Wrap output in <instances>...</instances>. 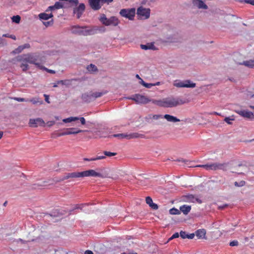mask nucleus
<instances>
[{
    "label": "nucleus",
    "mask_w": 254,
    "mask_h": 254,
    "mask_svg": "<svg viewBox=\"0 0 254 254\" xmlns=\"http://www.w3.org/2000/svg\"><path fill=\"white\" fill-rule=\"evenodd\" d=\"M19 61L35 64L40 68L41 65L46 62V59L39 53H32L23 55Z\"/></svg>",
    "instance_id": "f257e3e1"
},
{
    "label": "nucleus",
    "mask_w": 254,
    "mask_h": 254,
    "mask_svg": "<svg viewBox=\"0 0 254 254\" xmlns=\"http://www.w3.org/2000/svg\"><path fill=\"white\" fill-rule=\"evenodd\" d=\"M186 103L185 100L180 98L168 97L162 99V107L172 108Z\"/></svg>",
    "instance_id": "f03ea898"
},
{
    "label": "nucleus",
    "mask_w": 254,
    "mask_h": 254,
    "mask_svg": "<svg viewBox=\"0 0 254 254\" xmlns=\"http://www.w3.org/2000/svg\"><path fill=\"white\" fill-rule=\"evenodd\" d=\"M73 28L79 29L77 31H73V33H78L79 34L85 36L93 35L97 33V31H100L101 29L97 27H88L87 26L80 27L79 26H75Z\"/></svg>",
    "instance_id": "7ed1b4c3"
},
{
    "label": "nucleus",
    "mask_w": 254,
    "mask_h": 254,
    "mask_svg": "<svg viewBox=\"0 0 254 254\" xmlns=\"http://www.w3.org/2000/svg\"><path fill=\"white\" fill-rule=\"evenodd\" d=\"M99 20L105 26H117L120 22V21L117 17L115 16H111L109 18H107L105 14H100L99 17Z\"/></svg>",
    "instance_id": "20e7f679"
},
{
    "label": "nucleus",
    "mask_w": 254,
    "mask_h": 254,
    "mask_svg": "<svg viewBox=\"0 0 254 254\" xmlns=\"http://www.w3.org/2000/svg\"><path fill=\"white\" fill-rule=\"evenodd\" d=\"M84 131V130L78 129L77 128L71 127L64 129L63 131L59 132H55L52 134L53 137H59L64 135L76 134L80 132Z\"/></svg>",
    "instance_id": "39448f33"
},
{
    "label": "nucleus",
    "mask_w": 254,
    "mask_h": 254,
    "mask_svg": "<svg viewBox=\"0 0 254 254\" xmlns=\"http://www.w3.org/2000/svg\"><path fill=\"white\" fill-rule=\"evenodd\" d=\"M196 167L204 168L206 170H226L227 167V164L225 163H212V164H210L199 165H197Z\"/></svg>",
    "instance_id": "423d86ee"
},
{
    "label": "nucleus",
    "mask_w": 254,
    "mask_h": 254,
    "mask_svg": "<svg viewBox=\"0 0 254 254\" xmlns=\"http://www.w3.org/2000/svg\"><path fill=\"white\" fill-rule=\"evenodd\" d=\"M173 85L178 88H194L196 86V84L192 82L190 80L184 81L176 80L174 81Z\"/></svg>",
    "instance_id": "0eeeda50"
},
{
    "label": "nucleus",
    "mask_w": 254,
    "mask_h": 254,
    "mask_svg": "<svg viewBox=\"0 0 254 254\" xmlns=\"http://www.w3.org/2000/svg\"><path fill=\"white\" fill-rule=\"evenodd\" d=\"M110 137H118L119 138H127V139H130L132 138H143L144 137V135L139 134L137 132H133L129 134H125V133H118V134H114Z\"/></svg>",
    "instance_id": "6e6552de"
},
{
    "label": "nucleus",
    "mask_w": 254,
    "mask_h": 254,
    "mask_svg": "<svg viewBox=\"0 0 254 254\" xmlns=\"http://www.w3.org/2000/svg\"><path fill=\"white\" fill-rule=\"evenodd\" d=\"M120 15L129 20H133L135 14V9L134 8L122 9L120 11Z\"/></svg>",
    "instance_id": "1a4fd4ad"
},
{
    "label": "nucleus",
    "mask_w": 254,
    "mask_h": 254,
    "mask_svg": "<svg viewBox=\"0 0 254 254\" xmlns=\"http://www.w3.org/2000/svg\"><path fill=\"white\" fill-rule=\"evenodd\" d=\"M127 99L134 101L137 104H145L150 101V99L148 97L139 94H136L132 97H128Z\"/></svg>",
    "instance_id": "9d476101"
},
{
    "label": "nucleus",
    "mask_w": 254,
    "mask_h": 254,
    "mask_svg": "<svg viewBox=\"0 0 254 254\" xmlns=\"http://www.w3.org/2000/svg\"><path fill=\"white\" fill-rule=\"evenodd\" d=\"M150 9L141 6L137 9V15L141 19H146L150 16Z\"/></svg>",
    "instance_id": "9b49d317"
},
{
    "label": "nucleus",
    "mask_w": 254,
    "mask_h": 254,
    "mask_svg": "<svg viewBox=\"0 0 254 254\" xmlns=\"http://www.w3.org/2000/svg\"><path fill=\"white\" fill-rule=\"evenodd\" d=\"M29 126L31 127H37L38 126L45 127V123L44 120L40 118L37 119H31L29 120Z\"/></svg>",
    "instance_id": "f8f14e48"
},
{
    "label": "nucleus",
    "mask_w": 254,
    "mask_h": 254,
    "mask_svg": "<svg viewBox=\"0 0 254 254\" xmlns=\"http://www.w3.org/2000/svg\"><path fill=\"white\" fill-rule=\"evenodd\" d=\"M103 177L102 174L96 172L94 170H88L82 172V177Z\"/></svg>",
    "instance_id": "ddd939ff"
},
{
    "label": "nucleus",
    "mask_w": 254,
    "mask_h": 254,
    "mask_svg": "<svg viewBox=\"0 0 254 254\" xmlns=\"http://www.w3.org/2000/svg\"><path fill=\"white\" fill-rule=\"evenodd\" d=\"M85 9L84 3H80L78 6L73 9V13L76 15V17L79 18Z\"/></svg>",
    "instance_id": "4468645a"
},
{
    "label": "nucleus",
    "mask_w": 254,
    "mask_h": 254,
    "mask_svg": "<svg viewBox=\"0 0 254 254\" xmlns=\"http://www.w3.org/2000/svg\"><path fill=\"white\" fill-rule=\"evenodd\" d=\"M235 112L244 118L252 119L254 117V113L247 110H238Z\"/></svg>",
    "instance_id": "2eb2a0df"
},
{
    "label": "nucleus",
    "mask_w": 254,
    "mask_h": 254,
    "mask_svg": "<svg viewBox=\"0 0 254 254\" xmlns=\"http://www.w3.org/2000/svg\"><path fill=\"white\" fill-rule=\"evenodd\" d=\"M90 7L94 10L101 8L102 4L101 0H88Z\"/></svg>",
    "instance_id": "dca6fc26"
},
{
    "label": "nucleus",
    "mask_w": 254,
    "mask_h": 254,
    "mask_svg": "<svg viewBox=\"0 0 254 254\" xmlns=\"http://www.w3.org/2000/svg\"><path fill=\"white\" fill-rule=\"evenodd\" d=\"M192 3L194 6L199 9L202 8L206 9L208 8L207 5L205 4L201 0H193Z\"/></svg>",
    "instance_id": "f3484780"
},
{
    "label": "nucleus",
    "mask_w": 254,
    "mask_h": 254,
    "mask_svg": "<svg viewBox=\"0 0 254 254\" xmlns=\"http://www.w3.org/2000/svg\"><path fill=\"white\" fill-rule=\"evenodd\" d=\"M186 198V200L187 201L190 202H197L199 204L202 203V201L201 199L195 197V196L193 194H189L185 196Z\"/></svg>",
    "instance_id": "a211bd4d"
},
{
    "label": "nucleus",
    "mask_w": 254,
    "mask_h": 254,
    "mask_svg": "<svg viewBox=\"0 0 254 254\" xmlns=\"http://www.w3.org/2000/svg\"><path fill=\"white\" fill-rule=\"evenodd\" d=\"M92 95V92H90L89 93H85L82 95L81 99L85 102H90L91 101L94 100Z\"/></svg>",
    "instance_id": "6ab92c4d"
},
{
    "label": "nucleus",
    "mask_w": 254,
    "mask_h": 254,
    "mask_svg": "<svg viewBox=\"0 0 254 254\" xmlns=\"http://www.w3.org/2000/svg\"><path fill=\"white\" fill-rule=\"evenodd\" d=\"M206 230L204 229H198L195 232V235L198 239H205Z\"/></svg>",
    "instance_id": "aec40b11"
},
{
    "label": "nucleus",
    "mask_w": 254,
    "mask_h": 254,
    "mask_svg": "<svg viewBox=\"0 0 254 254\" xmlns=\"http://www.w3.org/2000/svg\"><path fill=\"white\" fill-rule=\"evenodd\" d=\"M163 118L169 122L176 123L180 121V119L176 117L168 114L165 115Z\"/></svg>",
    "instance_id": "412c9836"
},
{
    "label": "nucleus",
    "mask_w": 254,
    "mask_h": 254,
    "mask_svg": "<svg viewBox=\"0 0 254 254\" xmlns=\"http://www.w3.org/2000/svg\"><path fill=\"white\" fill-rule=\"evenodd\" d=\"M191 210V206L188 205H183L180 207V211L184 214L187 215Z\"/></svg>",
    "instance_id": "4be33fe9"
},
{
    "label": "nucleus",
    "mask_w": 254,
    "mask_h": 254,
    "mask_svg": "<svg viewBox=\"0 0 254 254\" xmlns=\"http://www.w3.org/2000/svg\"><path fill=\"white\" fill-rule=\"evenodd\" d=\"M53 17V15L52 13L50 14H47L46 13H41L39 14V17L41 19L43 20H48L49 18Z\"/></svg>",
    "instance_id": "5701e85b"
},
{
    "label": "nucleus",
    "mask_w": 254,
    "mask_h": 254,
    "mask_svg": "<svg viewBox=\"0 0 254 254\" xmlns=\"http://www.w3.org/2000/svg\"><path fill=\"white\" fill-rule=\"evenodd\" d=\"M108 92L107 91H103L102 92H95L94 93L92 92V97L93 99L95 100L97 98L100 97L106 94Z\"/></svg>",
    "instance_id": "b1692460"
},
{
    "label": "nucleus",
    "mask_w": 254,
    "mask_h": 254,
    "mask_svg": "<svg viewBox=\"0 0 254 254\" xmlns=\"http://www.w3.org/2000/svg\"><path fill=\"white\" fill-rule=\"evenodd\" d=\"M242 64L245 65L250 68H254V60H250L248 61H244Z\"/></svg>",
    "instance_id": "393cba45"
},
{
    "label": "nucleus",
    "mask_w": 254,
    "mask_h": 254,
    "mask_svg": "<svg viewBox=\"0 0 254 254\" xmlns=\"http://www.w3.org/2000/svg\"><path fill=\"white\" fill-rule=\"evenodd\" d=\"M29 47L30 45L29 44H25L23 45L19 46L15 50L14 52L15 53H21L24 49L26 48H29Z\"/></svg>",
    "instance_id": "a878e982"
},
{
    "label": "nucleus",
    "mask_w": 254,
    "mask_h": 254,
    "mask_svg": "<svg viewBox=\"0 0 254 254\" xmlns=\"http://www.w3.org/2000/svg\"><path fill=\"white\" fill-rule=\"evenodd\" d=\"M140 47L143 50H148V49H152V50H155V46L153 44H147L146 45H141Z\"/></svg>",
    "instance_id": "bb28decb"
},
{
    "label": "nucleus",
    "mask_w": 254,
    "mask_h": 254,
    "mask_svg": "<svg viewBox=\"0 0 254 254\" xmlns=\"http://www.w3.org/2000/svg\"><path fill=\"white\" fill-rule=\"evenodd\" d=\"M87 69L90 72H94L98 71V68L96 65L93 64H90L87 67Z\"/></svg>",
    "instance_id": "cd10ccee"
},
{
    "label": "nucleus",
    "mask_w": 254,
    "mask_h": 254,
    "mask_svg": "<svg viewBox=\"0 0 254 254\" xmlns=\"http://www.w3.org/2000/svg\"><path fill=\"white\" fill-rule=\"evenodd\" d=\"M78 120V117H70L68 118L63 119V121L65 123H70L71 122L77 121Z\"/></svg>",
    "instance_id": "c85d7f7f"
},
{
    "label": "nucleus",
    "mask_w": 254,
    "mask_h": 254,
    "mask_svg": "<svg viewBox=\"0 0 254 254\" xmlns=\"http://www.w3.org/2000/svg\"><path fill=\"white\" fill-rule=\"evenodd\" d=\"M57 84L68 86L71 84V80L68 79L59 80L57 81Z\"/></svg>",
    "instance_id": "c756f323"
},
{
    "label": "nucleus",
    "mask_w": 254,
    "mask_h": 254,
    "mask_svg": "<svg viewBox=\"0 0 254 254\" xmlns=\"http://www.w3.org/2000/svg\"><path fill=\"white\" fill-rule=\"evenodd\" d=\"M70 176L71 178H81L82 177V172L70 173Z\"/></svg>",
    "instance_id": "7c9ffc66"
},
{
    "label": "nucleus",
    "mask_w": 254,
    "mask_h": 254,
    "mask_svg": "<svg viewBox=\"0 0 254 254\" xmlns=\"http://www.w3.org/2000/svg\"><path fill=\"white\" fill-rule=\"evenodd\" d=\"M39 98H33L31 99H28V102H30L32 103L33 104H36L38 103H39L40 104H42L43 101H39Z\"/></svg>",
    "instance_id": "2f4dec72"
},
{
    "label": "nucleus",
    "mask_w": 254,
    "mask_h": 254,
    "mask_svg": "<svg viewBox=\"0 0 254 254\" xmlns=\"http://www.w3.org/2000/svg\"><path fill=\"white\" fill-rule=\"evenodd\" d=\"M153 104L156 105L158 106L162 107V99L161 100H155V99H150V101Z\"/></svg>",
    "instance_id": "473e14b6"
},
{
    "label": "nucleus",
    "mask_w": 254,
    "mask_h": 254,
    "mask_svg": "<svg viewBox=\"0 0 254 254\" xmlns=\"http://www.w3.org/2000/svg\"><path fill=\"white\" fill-rule=\"evenodd\" d=\"M20 19H21L20 16L18 15H15V16H13L11 17L12 21L13 22H15L16 23H19L20 22Z\"/></svg>",
    "instance_id": "72a5a7b5"
},
{
    "label": "nucleus",
    "mask_w": 254,
    "mask_h": 254,
    "mask_svg": "<svg viewBox=\"0 0 254 254\" xmlns=\"http://www.w3.org/2000/svg\"><path fill=\"white\" fill-rule=\"evenodd\" d=\"M169 212L171 214H180L181 213L180 211L176 208H173L170 209Z\"/></svg>",
    "instance_id": "f704fd0d"
},
{
    "label": "nucleus",
    "mask_w": 254,
    "mask_h": 254,
    "mask_svg": "<svg viewBox=\"0 0 254 254\" xmlns=\"http://www.w3.org/2000/svg\"><path fill=\"white\" fill-rule=\"evenodd\" d=\"M40 69L44 70L47 71L48 72L52 73V74H54L56 73L55 70H52V69H49L47 68V67H45V66H44L42 64L40 66Z\"/></svg>",
    "instance_id": "c9c22d12"
},
{
    "label": "nucleus",
    "mask_w": 254,
    "mask_h": 254,
    "mask_svg": "<svg viewBox=\"0 0 254 254\" xmlns=\"http://www.w3.org/2000/svg\"><path fill=\"white\" fill-rule=\"evenodd\" d=\"M54 7L55 9L62 8L63 7V5L60 2L57 1L55 2L54 5Z\"/></svg>",
    "instance_id": "e433bc0d"
},
{
    "label": "nucleus",
    "mask_w": 254,
    "mask_h": 254,
    "mask_svg": "<svg viewBox=\"0 0 254 254\" xmlns=\"http://www.w3.org/2000/svg\"><path fill=\"white\" fill-rule=\"evenodd\" d=\"M142 84L145 87L148 88H150L151 87L154 86V84H153L152 83H147L145 82L144 81L142 80Z\"/></svg>",
    "instance_id": "4c0bfd02"
},
{
    "label": "nucleus",
    "mask_w": 254,
    "mask_h": 254,
    "mask_svg": "<svg viewBox=\"0 0 254 254\" xmlns=\"http://www.w3.org/2000/svg\"><path fill=\"white\" fill-rule=\"evenodd\" d=\"M3 37H7L10 38L13 40H16V37L14 35L9 34H4L2 35Z\"/></svg>",
    "instance_id": "58836bf2"
},
{
    "label": "nucleus",
    "mask_w": 254,
    "mask_h": 254,
    "mask_svg": "<svg viewBox=\"0 0 254 254\" xmlns=\"http://www.w3.org/2000/svg\"><path fill=\"white\" fill-rule=\"evenodd\" d=\"M104 154H105V155H106L107 156H109V157L115 156L117 154L116 153L111 152L107 151H105L104 152Z\"/></svg>",
    "instance_id": "ea45409f"
},
{
    "label": "nucleus",
    "mask_w": 254,
    "mask_h": 254,
    "mask_svg": "<svg viewBox=\"0 0 254 254\" xmlns=\"http://www.w3.org/2000/svg\"><path fill=\"white\" fill-rule=\"evenodd\" d=\"M20 67L22 68V70L24 71H26L28 69V65L26 64L22 63L20 65Z\"/></svg>",
    "instance_id": "a19ab883"
},
{
    "label": "nucleus",
    "mask_w": 254,
    "mask_h": 254,
    "mask_svg": "<svg viewBox=\"0 0 254 254\" xmlns=\"http://www.w3.org/2000/svg\"><path fill=\"white\" fill-rule=\"evenodd\" d=\"M14 100L18 101V102H28V99H25L23 98H19V97H14L13 98Z\"/></svg>",
    "instance_id": "79ce46f5"
},
{
    "label": "nucleus",
    "mask_w": 254,
    "mask_h": 254,
    "mask_svg": "<svg viewBox=\"0 0 254 254\" xmlns=\"http://www.w3.org/2000/svg\"><path fill=\"white\" fill-rule=\"evenodd\" d=\"M145 201L146 203L148 204L149 205H151V204L153 203L152 199L150 196L146 197Z\"/></svg>",
    "instance_id": "37998d69"
},
{
    "label": "nucleus",
    "mask_w": 254,
    "mask_h": 254,
    "mask_svg": "<svg viewBox=\"0 0 254 254\" xmlns=\"http://www.w3.org/2000/svg\"><path fill=\"white\" fill-rule=\"evenodd\" d=\"M180 236L182 239L187 238L188 234H186L185 231H181L180 233Z\"/></svg>",
    "instance_id": "c03bdc74"
},
{
    "label": "nucleus",
    "mask_w": 254,
    "mask_h": 254,
    "mask_svg": "<svg viewBox=\"0 0 254 254\" xmlns=\"http://www.w3.org/2000/svg\"><path fill=\"white\" fill-rule=\"evenodd\" d=\"M234 120V119H231L229 117H226L225 119H224V121L225 122H226L229 125H231L232 123L231 122V121H233Z\"/></svg>",
    "instance_id": "a18cd8bd"
},
{
    "label": "nucleus",
    "mask_w": 254,
    "mask_h": 254,
    "mask_svg": "<svg viewBox=\"0 0 254 254\" xmlns=\"http://www.w3.org/2000/svg\"><path fill=\"white\" fill-rule=\"evenodd\" d=\"M238 242L237 240H234L230 243V246L233 247V246H236L238 245Z\"/></svg>",
    "instance_id": "49530a36"
},
{
    "label": "nucleus",
    "mask_w": 254,
    "mask_h": 254,
    "mask_svg": "<svg viewBox=\"0 0 254 254\" xmlns=\"http://www.w3.org/2000/svg\"><path fill=\"white\" fill-rule=\"evenodd\" d=\"M179 237V234L178 232L174 233L169 239V240H171L173 239L178 238Z\"/></svg>",
    "instance_id": "de8ad7c7"
},
{
    "label": "nucleus",
    "mask_w": 254,
    "mask_h": 254,
    "mask_svg": "<svg viewBox=\"0 0 254 254\" xmlns=\"http://www.w3.org/2000/svg\"><path fill=\"white\" fill-rule=\"evenodd\" d=\"M160 118H163V117L161 115H154L152 117V119L154 120H158Z\"/></svg>",
    "instance_id": "09e8293b"
},
{
    "label": "nucleus",
    "mask_w": 254,
    "mask_h": 254,
    "mask_svg": "<svg viewBox=\"0 0 254 254\" xmlns=\"http://www.w3.org/2000/svg\"><path fill=\"white\" fill-rule=\"evenodd\" d=\"M79 120L81 125H84L86 123L85 119L83 117H78V120Z\"/></svg>",
    "instance_id": "8fccbe9b"
},
{
    "label": "nucleus",
    "mask_w": 254,
    "mask_h": 254,
    "mask_svg": "<svg viewBox=\"0 0 254 254\" xmlns=\"http://www.w3.org/2000/svg\"><path fill=\"white\" fill-rule=\"evenodd\" d=\"M149 206L154 210H156L158 208L157 204L153 202L151 204V205H149Z\"/></svg>",
    "instance_id": "3c124183"
},
{
    "label": "nucleus",
    "mask_w": 254,
    "mask_h": 254,
    "mask_svg": "<svg viewBox=\"0 0 254 254\" xmlns=\"http://www.w3.org/2000/svg\"><path fill=\"white\" fill-rule=\"evenodd\" d=\"M245 3L251 4L254 5V0H244Z\"/></svg>",
    "instance_id": "603ef678"
},
{
    "label": "nucleus",
    "mask_w": 254,
    "mask_h": 254,
    "mask_svg": "<svg viewBox=\"0 0 254 254\" xmlns=\"http://www.w3.org/2000/svg\"><path fill=\"white\" fill-rule=\"evenodd\" d=\"M101 4H103V3H110L111 2H112L113 0H101Z\"/></svg>",
    "instance_id": "864d4df0"
},
{
    "label": "nucleus",
    "mask_w": 254,
    "mask_h": 254,
    "mask_svg": "<svg viewBox=\"0 0 254 254\" xmlns=\"http://www.w3.org/2000/svg\"><path fill=\"white\" fill-rule=\"evenodd\" d=\"M53 23V20H52L51 21L44 22H43L44 25H45L46 27H47V26H48L49 25H52Z\"/></svg>",
    "instance_id": "5fc2aeb1"
},
{
    "label": "nucleus",
    "mask_w": 254,
    "mask_h": 254,
    "mask_svg": "<svg viewBox=\"0 0 254 254\" xmlns=\"http://www.w3.org/2000/svg\"><path fill=\"white\" fill-rule=\"evenodd\" d=\"M55 124V122L54 121H49V122H48L47 123V125L48 127H52V126H53Z\"/></svg>",
    "instance_id": "6e6d98bb"
},
{
    "label": "nucleus",
    "mask_w": 254,
    "mask_h": 254,
    "mask_svg": "<svg viewBox=\"0 0 254 254\" xmlns=\"http://www.w3.org/2000/svg\"><path fill=\"white\" fill-rule=\"evenodd\" d=\"M195 236V234L194 233H191L190 234H188L187 238L189 239H192Z\"/></svg>",
    "instance_id": "4d7b16f0"
},
{
    "label": "nucleus",
    "mask_w": 254,
    "mask_h": 254,
    "mask_svg": "<svg viewBox=\"0 0 254 254\" xmlns=\"http://www.w3.org/2000/svg\"><path fill=\"white\" fill-rule=\"evenodd\" d=\"M44 96L45 97V101L46 102H47L48 103H50V102L49 101V95H47V94H44Z\"/></svg>",
    "instance_id": "13d9d810"
},
{
    "label": "nucleus",
    "mask_w": 254,
    "mask_h": 254,
    "mask_svg": "<svg viewBox=\"0 0 254 254\" xmlns=\"http://www.w3.org/2000/svg\"><path fill=\"white\" fill-rule=\"evenodd\" d=\"M94 158L96 161V160H98L103 159L105 158V156H97L96 157H94Z\"/></svg>",
    "instance_id": "bf43d9fd"
},
{
    "label": "nucleus",
    "mask_w": 254,
    "mask_h": 254,
    "mask_svg": "<svg viewBox=\"0 0 254 254\" xmlns=\"http://www.w3.org/2000/svg\"><path fill=\"white\" fill-rule=\"evenodd\" d=\"M83 160L84 161H95V159H94V158H84L83 159Z\"/></svg>",
    "instance_id": "052dcab7"
},
{
    "label": "nucleus",
    "mask_w": 254,
    "mask_h": 254,
    "mask_svg": "<svg viewBox=\"0 0 254 254\" xmlns=\"http://www.w3.org/2000/svg\"><path fill=\"white\" fill-rule=\"evenodd\" d=\"M240 184H241L239 185H238V183L237 182H236L235 183V185L236 186H238V187H239V186H243L244 185V184H245V182H244V181H241V183H240Z\"/></svg>",
    "instance_id": "680f3d73"
},
{
    "label": "nucleus",
    "mask_w": 254,
    "mask_h": 254,
    "mask_svg": "<svg viewBox=\"0 0 254 254\" xmlns=\"http://www.w3.org/2000/svg\"><path fill=\"white\" fill-rule=\"evenodd\" d=\"M70 178L71 177L70 176V173H68L64 177L63 180L68 179Z\"/></svg>",
    "instance_id": "e2e57ef3"
},
{
    "label": "nucleus",
    "mask_w": 254,
    "mask_h": 254,
    "mask_svg": "<svg viewBox=\"0 0 254 254\" xmlns=\"http://www.w3.org/2000/svg\"><path fill=\"white\" fill-rule=\"evenodd\" d=\"M70 178L71 177L70 176V173H68L64 177L63 180L68 179Z\"/></svg>",
    "instance_id": "0e129e2a"
},
{
    "label": "nucleus",
    "mask_w": 254,
    "mask_h": 254,
    "mask_svg": "<svg viewBox=\"0 0 254 254\" xmlns=\"http://www.w3.org/2000/svg\"><path fill=\"white\" fill-rule=\"evenodd\" d=\"M54 9H56L55 8H54V5L49 6L47 10H46V11H48V10H53Z\"/></svg>",
    "instance_id": "69168bd1"
},
{
    "label": "nucleus",
    "mask_w": 254,
    "mask_h": 254,
    "mask_svg": "<svg viewBox=\"0 0 254 254\" xmlns=\"http://www.w3.org/2000/svg\"><path fill=\"white\" fill-rule=\"evenodd\" d=\"M81 206H83V204H81V205H76L75 207H74V209H82L81 208Z\"/></svg>",
    "instance_id": "338daca9"
},
{
    "label": "nucleus",
    "mask_w": 254,
    "mask_h": 254,
    "mask_svg": "<svg viewBox=\"0 0 254 254\" xmlns=\"http://www.w3.org/2000/svg\"><path fill=\"white\" fill-rule=\"evenodd\" d=\"M84 254H94L91 251L87 250L85 252Z\"/></svg>",
    "instance_id": "774afa93"
}]
</instances>
